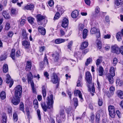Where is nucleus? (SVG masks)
<instances>
[{
  "label": "nucleus",
  "instance_id": "e2e57ef3",
  "mask_svg": "<svg viewBox=\"0 0 123 123\" xmlns=\"http://www.w3.org/2000/svg\"><path fill=\"white\" fill-rule=\"evenodd\" d=\"M84 25L81 24H80L79 25V30L82 31L84 28Z\"/></svg>",
  "mask_w": 123,
  "mask_h": 123
},
{
  "label": "nucleus",
  "instance_id": "aec40b11",
  "mask_svg": "<svg viewBox=\"0 0 123 123\" xmlns=\"http://www.w3.org/2000/svg\"><path fill=\"white\" fill-rule=\"evenodd\" d=\"M123 3V0H116L115 1V5L116 6L119 7Z\"/></svg>",
  "mask_w": 123,
  "mask_h": 123
},
{
  "label": "nucleus",
  "instance_id": "f03ea898",
  "mask_svg": "<svg viewBox=\"0 0 123 123\" xmlns=\"http://www.w3.org/2000/svg\"><path fill=\"white\" fill-rule=\"evenodd\" d=\"M22 89V86L20 85H18L15 87L14 89L15 97H21Z\"/></svg>",
  "mask_w": 123,
  "mask_h": 123
},
{
  "label": "nucleus",
  "instance_id": "4c0bfd02",
  "mask_svg": "<svg viewBox=\"0 0 123 123\" xmlns=\"http://www.w3.org/2000/svg\"><path fill=\"white\" fill-rule=\"evenodd\" d=\"M33 104L34 107L36 109L38 107V104L37 100V99H35L33 101Z\"/></svg>",
  "mask_w": 123,
  "mask_h": 123
},
{
  "label": "nucleus",
  "instance_id": "ea45409f",
  "mask_svg": "<svg viewBox=\"0 0 123 123\" xmlns=\"http://www.w3.org/2000/svg\"><path fill=\"white\" fill-rule=\"evenodd\" d=\"M100 116L99 113H97L96 115V122L98 123L100 121Z\"/></svg>",
  "mask_w": 123,
  "mask_h": 123
},
{
  "label": "nucleus",
  "instance_id": "49530a36",
  "mask_svg": "<svg viewBox=\"0 0 123 123\" xmlns=\"http://www.w3.org/2000/svg\"><path fill=\"white\" fill-rule=\"evenodd\" d=\"M60 14L59 12H57L56 13L54 16V20H55L58 19L60 17Z\"/></svg>",
  "mask_w": 123,
  "mask_h": 123
},
{
  "label": "nucleus",
  "instance_id": "a878e982",
  "mask_svg": "<svg viewBox=\"0 0 123 123\" xmlns=\"http://www.w3.org/2000/svg\"><path fill=\"white\" fill-rule=\"evenodd\" d=\"M117 94L118 97L120 98L123 99V91L118 90L117 92Z\"/></svg>",
  "mask_w": 123,
  "mask_h": 123
},
{
  "label": "nucleus",
  "instance_id": "473e14b6",
  "mask_svg": "<svg viewBox=\"0 0 123 123\" xmlns=\"http://www.w3.org/2000/svg\"><path fill=\"white\" fill-rule=\"evenodd\" d=\"M0 96L1 99H4L6 97V94L4 91H2L1 93Z\"/></svg>",
  "mask_w": 123,
  "mask_h": 123
},
{
  "label": "nucleus",
  "instance_id": "5fc2aeb1",
  "mask_svg": "<svg viewBox=\"0 0 123 123\" xmlns=\"http://www.w3.org/2000/svg\"><path fill=\"white\" fill-rule=\"evenodd\" d=\"M61 117L60 116V117L59 115H58L56 116V119L57 121L58 122V123H61Z\"/></svg>",
  "mask_w": 123,
  "mask_h": 123
},
{
  "label": "nucleus",
  "instance_id": "603ef678",
  "mask_svg": "<svg viewBox=\"0 0 123 123\" xmlns=\"http://www.w3.org/2000/svg\"><path fill=\"white\" fill-rule=\"evenodd\" d=\"M31 87L32 92L34 93H36V89L34 88V83H32L31 84Z\"/></svg>",
  "mask_w": 123,
  "mask_h": 123
},
{
  "label": "nucleus",
  "instance_id": "6e6d98bb",
  "mask_svg": "<svg viewBox=\"0 0 123 123\" xmlns=\"http://www.w3.org/2000/svg\"><path fill=\"white\" fill-rule=\"evenodd\" d=\"M43 62H44L45 64L48 65V59L47 57L46 56V55H45V57L44 58Z\"/></svg>",
  "mask_w": 123,
  "mask_h": 123
},
{
  "label": "nucleus",
  "instance_id": "412c9836",
  "mask_svg": "<svg viewBox=\"0 0 123 123\" xmlns=\"http://www.w3.org/2000/svg\"><path fill=\"white\" fill-rule=\"evenodd\" d=\"M98 71V74L99 76H102L103 75L104 70L103 67L101 66L99 67Z\"/></svg>",
  "mask_w": 123,
  "mask_h": 123
},
{
  "label": "nucleus",
  "instance_id": "7c9ffc66",
  "mask_svg": "<svg viewBox=\"0 0 123 123\" xmlns=\"http://www.w3.org/2000/svg\"><path fill=\"white\" fill-rule=\"evenodd\" d=\"M56 7L57 9V12L59 13L60 12L61 14L63 12V10L61 6H57Z\"/></svg>",
  "mask_w": 123,
  "mask_h": 123
},
{
  "label": "nucleus",
  "instance_id": "3c124183",
  "mask_svg": "<svg viewBox=\"0 0 123 123\" xmlns=\"http://www.w3.org/2000/svg\"><path fill=\"white\" fill-rule=\"evenodd\" d=\"M66 111L67 112L68 114V117H69V116H71V115H72V118H73V120H74V115L72 113H71L70 115H69V113H70V110L69 109H67L66 110Z\"/></svg>",
  "mask_w": 123,
  "mask_h": 123
},
{
  "label": "nucleus",
  "instance_id": "9d476101",
  "mask_svg": "<svg viewBox=\"0 0 123 123\" xmlns=\"http://www.w3.org/2000/svg\"><path fill=\"white\" fill-rule=\"evenodd\" d=\"M51 81L53 83H56L58 82L57 75L55 74H53L52 77Z\"/></svg>",
  "mask_w": 123,
  "mask_h": 123
},
{
  "label": "nucleus",
  "instance_id": "37998d69",
  "mask_svg": "<svg viewBox=\"0 0 123 123\" xmlns=\"http://www.w3.org/2000/svg\"><path fill=\"white\" fill-rule=\"evenodd\" d=\"M20 110L22 111L23 112H25L24 104L22 103H20L19 105Z\"/></svg>",
  "mask_w": 123,
  "mask_h": 123
},
{
  "label": "nucleus",
  "instance_id": "423d86ee",
  "mask_svg": "<svg viewBox=\"0 0 123 123\" xmlns=\"http://www.w3.org/2000/svg\"><path fill=\"white\" fill-rule=\"evenodd\" d=\"M27 76L28 83H30L31 84V83H34L32 80L33 76L31 72H30L27 74Z\"/></svg>",
  "mask_w": 123,
  "mask_h": 123
},
{
  "label": "nucleus",
  "instance_id": "4be33fe9",
  "mask_svg": "<svg viewBox=\"0 0 123 123\" xmlns=\"http://www.w3.org/2000/svg\"><path fill=\"white\" fill-rule=\"evenodd\" d=\"M117 86H122L123 84V81L120 79L118 78L116 80V82Z\"/></svg>",
  "mask_w": 123,
  "mask_h": 123
},
{
  "label": "nucleus",
  "instance_id": "a18cd8bd",
  "mask_svg": "<svg viewBox=\"0 0 123 123\" xmlns=\"http://www.w3.org/2000/svg\"><path fill=\"white\" fill-rule=\"evenodd\" d=\"M3 123H6L7 116L5 114H4L2 116Z\"/></svg>",
  "mask_w": 123,
  "mask_h": 123
},
{
  "label": "nucleus",
  "instance_id": "774afa93",
  "mask_svg": "<svg viewBox=\"0 0 123 123\" xmlns=\"http://www.w3.org/2000/svg\"><path fill=\"white\" fill-rule=\"evenodd\" d=\"M10 24L9 23H7L5 26V29L6 30H8L10 28Z\"/></svg>",
  "mask_w": 123,
  "mask_h": 123
},
{
  "label": "nucleus",
  "instance_id": "c03bdc74",
  "mask_svg": "<svg viewBox=\"0 0 123 123\" xmlns=\"http://www.w3.org/2000/svg\"><path fill=\"white\" fill-rule=\"evenodd\" d=\"M13 119L14 122H16L17 121L18 115L16 113H14L13 114Z\"/></svg>",
  "mask_w": 123,
  "mask_h": 123
},
{
  "label": "nucleus",
  "instance_id": "bf43d9fd",
  "mask_svg": "<svg viewBox=\"0 0 123 123\" xmlns=\"http://www.w3.org/2000/svg\"><path fill=\"white\" fill-rule=\"evenodd\" d=\"M97 44L98 48L99 49H100L102 47L101 42L98 41L97 43Z\"/></svg>",
  "mask_w": 123,
  "mask_h": 123
},
{
  "label": "nucleus",
  "instance_id": "a211bd4d",
  "mask_svg": "<svg viewBox=\"0 0 123 123\" xmlns=\"http://www.w3.org/2000/svg\"><path fill=\"white\" fill-rule=\"evenodd\" d=\"M79 12L77 10H75L73 11L71 13V16L73 18H76L78 16Z\"/></svg>",
  "mask_w": 123,
  "mask_h": 123
},
{
  "label": "nucleus",
  "instance_id": "c85d7f7f",
  "mask_svg": "<svg viewBox=\"0 0 123 123\" xmlns=\"http://www.w3.org/2000/svg\"><path fill=\"white\" fill-rule=\"evenodd\" d=\"M38 22L42 20L45 18L44 17L40 14H38L37 16Z\"/></svg>",
  "mask_w": 123,
  "mask_h": 123
},
{
  "label": "nucleus",
  "instance_id": "8fccbe9b",
  "mask_svg": "<svg viewBox=\"0 0 123 123\" xmlns=\"http://www.w3.org/2000/svg\"><path fill=\"white\" fill-rule=\"evenodd\" d=\"M109 90L111 93L110 95H112L113 94L115 90V88L113 86H111Z\"/></svg>",
  "mask_w": 123,
  "mask_h": 123
},
{
  "label": "nucleus",
  "instance_id": "052dcab7",
  "mask_svg": "<svg viewBox=\"0 0 123 123\" xmlns=\"http://www.w3.org/2000/svg\"><path fill=\"white\" fill-rule=\"evenodd\" d=\"M117 59L116 57L114 58L113 59V66H115L116 65L117 62Z\"/></svg>",
  "mask_w": 123,
  "mask_h": 123
},
{
  "label": "nucleus",
  "instance_id": "f3484780",
  "mask_svg": "<svg viewBox=\"0 0 123 123\" xmlns=\"http://www.w3.org/2000/svg\"><path fill=\"white\" fill-rule=\"evenodd\" d=\"M34 7L33 5L29 4L27 6H25L23 9L25 10H31L33 9Z\"/></svg>",
  "mask_w": 123,
  "mask_h": 123
},
{
  "label": "nucleus",
  "instance_id": "9b49d317",
  "mask_svg": "<svg viewBox=\"0 0 123 123\" xmlns=\"http://www.w3.org/2000/svg\"><path fill=\"white\" fill-rule=\"evenodd\" d=\"M22 44L25 49H28L30 46V43L29 42L26 40L22 42Z\"/></svg>",
  "mask_w": 123,
  "mask_h": 123
},
{
  "label": "nucleus",
  "instance_id": "4468645a",
  "mask_svg": "<svg viewBox=\"0 0 123 123\" xmlns=\"http://www.w3.org/2000/svg\"><path fill=\"white\" fill-rule=\"evenodd\" d=\"M74 95L75 96H77L78 95L79 97L81 99H82L83 98L82 97V94L81 92L79 90H76L75 91Z\"/></svg>",
  "mask_w": 123,
  "mask_h": 123
},
{
  "label": "nucleus",
  "instance_id": "cd10ccee",
  "mask_svg": "<svg viewBox=\"0 0 123 123\" xmlns=\"http://www.w3.org/2000/svg\"><path fill=\"white\" fill-rule=\"evenodd\" d=\"M115 69L113 67H111L109 70V72L110 73V74L112 76H114L115 75Z\"/></svg>",
  "mask_w": 123,
  "mask_h": 123
},
{
  "label": "nucleus",
  "instance_id": "5701e85b",
  "mask_svg": "<svg viewBox=\"0 0 123 123\" xmlns=\"http://www.w3.org/2000/svg\"><path fill=\"white\" fill-rule=\"evenodd\" d=\"M65 41V39L62 38H58L55 40V42L56 44H59L64 42Z\"/></svg>",
  "mask_w": 123,
  "mask_h": 123
},
{
  "label": "nucleus",
  "instance_id": "393cba45",
  "mask_svg": "<svg viewBox=\"0 0 123 123\" xmlns=\"http://www.w3.org/2000/svg\"><path fill=\"white\" fill-rule=\"evenodd\" d=\"M53 59L55 61H57L59 59V54L58 53H56L52 55Z\"/></svg>",
  "mask_w": 123,
  "mask_h": 123
},
{
  "label": "nucleus",
  "instance_id": "dca6fc26",
  "mask_svg": "<svg viewBox=\"0 0 123 123\" xmlns=\"http://www.w3.org/2000/svg\"><path fill=\"white\" fill-rule=\"evenodd\" d=\"M60 116L61 119L64 120L65 118V114L64 111L63 109H62L60 111Z\"/></svg>",
  "mask_w": 123,
  "mask_h": 123
},
{
  "label": "nucleus",
  "instance_id": "f704fd0d",
  "mask_svg": "<svg viewBox=\"0 0 123 123\" xmlns=\"http://www.w3.org/2000/svg\"><path fill=\"white\" fill-rule=\"evenodd\" d=\"M88 32L87 30L86 29H85L83 31V38L84 39H85L87 35V32Z\"/></svg>",
  "mask_w": 123,
  "mask_h": 123
},
{
  "label": "nucleus",
  "instance_id": "c756f323",
  "mask_svg": "<svg viewBox=\"0 0 123 123\" xmlns=\"http://www.w3.org/2000/svg\"><path fill=\"white\" fill-rule=\"evenodd\" d=\"M98 31V30L95 27L91 28L90 33L91 34H95Z\"/></svg>",
  "mask_w": 123,
  "mask_h": 123
},
{
  "label": "nucleus",
  "instance_id": "f257e3e1",
  "mask_svg": "<svg viewBox=\"0 0 123 123\" xmlns=\"http://www.w3.org/2000/svg\"><path fill=\"white\" fill-rule=\"evenodd\" d=\"M46 102L47 105L45 103L41 104L42 108L45 112L47 111V109H50L53 108L54 101L53 95H51L50 97L48 96L47 97Z\"/></svg>",
  "mask_w": 123,
  "mask_h": 123
},
{
  "label": "nucleus",
  "instance_id": "20e7f679",
  "mask_svg": "<svg viewBox=\"0 0 123 123\" xmlns=\"http://www.w3.org/2000/svg\"><path fill=\"white\" fill-rule=\"evenodd\" d=\"M86 75L87 83L89 84L92 85V77L90 73L89 72H87L86 73Z\"/></svg>",
  "mask_w": 123,
  "mask_h": 123
},
{
  "label": "nucleus",
  "instance_id": "6e6552de",
  "mask_svg": "<svg viewBox=\"0 0 123 123\" xmlns=\"http://www.w3.org/2000/svg\"><path fill=\"white\" fill-rule=\"evenodd\" d=\"M18 97L14 98L11 100L12 103L14 105H17L20 102V98Z\"/></svg>",
  "mask_w": 123,
  "mask_h": 123
},
{
  "label": "nucleus",
  "instance_id": "864d4df0",
  "mask_svg": "<svg viewBox=\"0 0 123 123\" xmlns=\"http://www.w3.org/2000/svg\"><path fill=\"white\" fill-rule=\"evenodd\" d=\"M75 56L78 58H80L82 55L81 53L79 52H78L75 53L74 54Z\"/></svg>",
  "mask_w": 123,
  "mask_h": 123
},
{
  "label": "nucleus",
  "instance_id": "09e8293b",
  "mask_svg": "<svg viewBox=\"0 0 123 123\" xmlns=\"http://www.w3.org/2000/svg\"><path fill=\"white\" fill-rule=\"evenodd\" d=\"M92 61L91 58H89L87 59L86 61L85 62V65L86 66H88L89 64L92 62Z\"/></svg>",
  "mask_w": 123,
  "mask_h": 123
},
{
  "label": "nucleus",
  "instance_id": "72a5a7b5",
  "mask_svg": "<svg viewBox=\"0 0 123 123\" xmlns=\"http://www.w3.org/2000/svg\"><path fill=\"white\" fill-rule=\"evenodd\" d=\"M3 71L4 72L6 73L8 71V65L6 64L3 65Z\"/></svg>",
  "mask_w": 123,
  "mask_h": 123
},
{
  "label": "nucleus",
  "instance_id": "58836bf2",
  "mask_svg": "<svg viewBox=\"0 0 123 123\" xmlns=\"http://www.w3.org/2000/svg\"><path fill=\"white\" fill-rule=\"evenodd\" d=\"M15 49H12L11 53V56L13 60H14L15 59Z\"/></svg>",
  "mask_w": 123,
  "mask_h": 123
},
{
  "label": "nucleus",
  "instance_id": "39448f33",
  "mask_svg": "<svg viewBox=\"0 0 123 123\" xmlns=\"http://www.w3.org/2000/svg\"><path fill=\"white\" fill-rule=\"evenodd\" d=\"M112 52L117 54L120 53V48L117 45H114L111 47Z\"/></svg>",
  "mask_w": 123,
  "mask_h": 123
},
{
  "label": "nucleus",
  "instance_id": "7ed1b4c3",
  "mask_svg": "<svg viewBox=\"0 0 123 123\" xmlns=\"http://www.w3.org/2000/svg\"><path fill=\"white\" fill-rule=\"evenodd\" d=\"M108 109L110 116L112 118L114 117L116 113L114 106L111 105L109 106Z\"/></svg>",
  "mask_w": 123,
  "mask_h": 123
},
{
  "label": "nucleus",
  "instance_id": "79ce46f5",
  "mask_svg": "<svg viewBox=\"0 0 123 123\" xmlns=\"http://www.w3.org/2000/svg\"><path fill=\"white\" fill-rule=\"evenodd\" d=\"M27 35L26 33L25 30H23L22 31V35L24 38L25 39L27 38Z\"/></svg>",
  "mask_w": 123,
  "mask_h": 123
},
{
  "label": "nucleus",
  "instance_id": "0e129e2a",
  "mask_svg": "<svg viewBox=\"0 0 123 123\" xmlns=\"http://www.w3.org/2000/svg\"><path fill=\"white\" fill-rule=\"evenodd\" d=\"M21 53L20 51L19 50H18L17 51L16 53V56L19 57L21 55Z\"/></svg>",
  "mask_w": 123,
  "mask_h": 123
},
{
  "label": "nucleus",
  "instance_id": "de8ad7c7",
  "mask_svg": "<svg viewBox=\"0 0 123 123\" xmlns=\"http://www.w3.org/2000/svg\"><path fill=\"white\" fill-rule=\"evenodd\" d=\"M34 19L33 18L31 17H29L28 18V20L29 23L31 24H32L34 23Z\"/></svg>",
  "mask_w": 123,
  "mask_h": 123
},
{
  "label": "nucleus",
  "instance_id": "ddd939ff",
  "mask_svg": "<svg viewBox=\"0 0 123 123\" xmlns=\"http://www.w3.org/2000/svg\"><path fill=\"white\" fill-rule=\"evenodd\" d=\"M39 31L43 35H44L46 33V31L45 29L43 27L39 26L38 27Z\"/></svg>",
  "mask_w": 123,
  "mask_h": 123
},
{
  "label": "nucleus",
  "instance_id": "c9c22d12",
  "mask_svg": "<svg viewBox=\"0 0 123 123\" xmlns=\"http://www.w3.org/2000/svg\"><path fill=\"white\" fill-rule=\"evenodd\" d=\"M17 13V11L16 9L14 8H12L11 11V14L12 15H16Z\"/></svg>",
  "mask_w": 123,
  "mask_h": 123
},
{
  "label": "nucleus",
  "instance_id": "6ab92c4d",
  "mask_svg": "<svg viewBox=\"0 0 123 123\" xmlns=\"http://www.w3.org/2000/svg\"><path fill=\"white\" fill-rule=\"evenodd\" d=\"M2 15L6 19H8L10 18V16L9 13L6 11H3L2 13Z\"/></svg>",
  "mask_w": 123,
  "mask_h": 123
},
{
  "label": "nucleus",
  "instance_id": "a19ab883",
  "mask_svg": "<svg viewBox=\"0 0 123 123\" xmlns=\"http://www.w3.org/2000/svg\"><path fill=\"white\" fill-rule=\"evenodd\" d=\"M102 57L101 56L99 57V58L96 60V64L97 66L99 65L102 61Z\"/></svg>",
  "mask_w": 123,
  "mask_h": 123
},
{
  "label": "nucleus",
  "instance_id": "b1692460",
  "mask_svg": "<svg viewBox=\"0 0 123 123\" xmlns=\"http://www.w3.org/2000/svg\"><path fill=\"white\" fill-rule=\"evenodd\" d=\"M42 92L43 98H45L46 94V87L44 86L42 87Z\"/></svg>",
  "mask_w": 123,
  "mask_h": 123
},
{
  "label": "nucleus",
  "instance_id": "1a4fd4ad",
  "mask_svg": "<svg viewBox=\"0 0 123 123\" xmlns=\"http://www.w3.org/2000/svg\"><path fill=\"white\" fill-rule=\"evenodd\" d=\"M68 19L66 18H64L63 20L62 26V27L66 28L68 27Z\"/></svg>",
  "mask_w": 123,
  "mask_h": 123
},
{
  "label": "nucleus",
  "instance_id": "69168bd1",
  "mask_svg": "<svg viewBox=\"0 0 123 123\" xmlns=\"http://www.w3.org/2000/svg\"><path fill=\"white\" fill-rule=\"evenodd\" d=\"M25 20L23 19H21L20 21V25L21 26H23L25 23Z\"/></svg>",
  "mask_w": 123,
  "mask_h": 123
},
{
  "label": "nucleus",
  "instance_id": "338daca9",
  "mask_svg": "<svg viewBox=\"0 0 123 123\" xmlns=\"http://www.w3.org/2000/svg\"><path fill=\"white\" fill-rule=\"evenodd\" d=\"M100 11L99 8L97 6L96 7L95 9V13L97 14Z\"/></svg>",
  "mask_w": 123,
  "mask_h": 123
},
{
  "label": "nucleus",
  "instance_id": "bb28decb",
  "mask_svg": "<svg viewBox=\"0 0 123 123\" xmlns=\"http://www.w3.org/2000/svg\"><path fill=\"white\" fill-rule=\"evenodd\" d=\"M88 45V43L87 42H84L81 45L80 49H83L86 48Z\"/></svg>",
  "mask_w": 123,
  "mask_h": 123
},
{
  "label": "nucleus",
  "instance_id": "f8f14e48",
  "mask_svg": "<svg viewBox=\"0 0 123 123\" xmlns=\"http://www.w3.org/2000/svg\"><path fill=\"white\" fill-rule=\"evenodd\" d=\"M31 62L29 61H27L25 67L26 70L27 71H29L31 69Z\"/></svg>",
  "mask_w": 123,
  "mask_h": 123
},
{
  "label": "nucleus",
  "instance_id": "0eeeda50",
  "mask_svg": "<svg viewBox=\"0 0 123 123\" xmlns=\"http://www.w3.org/2000/svg\"><path fill=\"white\" fill-rule=\"evenodd\" d=\"M6 83L7 84L10 83L9 85L10 88L11 87L13 83V81L11 79V77L9 74H7L6 75Z\"/></svg>",
  "mask_w": 123,
  "mask_h": 123
},
{
  "label": "nucleus",
  "instance_id": "13d9d810",
  "mask_svg": "<svg viewBox=\"0 0 123 123\" xmlns=\"http://www.w3.org/2000/svg\"><path fill=\"white\" fill-rule=\"evenodd\" d=\"M54 4V1L53 0L49 1L48 3V4L49 6L50 7H52V6H53Z\"/></svg>",
  "mask_w": 123,
  "mask_h": 123
},
{
  "label": "nucleus",
  "instance_id": "2f4dec72",
  "mask_svg": "<svg viewBox=\"0 0 123 123\" xmlns=\"http://www.w3.org/2000/svg\"><path fill=\"white\" fill-rule=\"evenodd\" d=\"M116 37L118 41H121L122 40V38L120 32H118L117 33L116 35Z\"/></svg>",
  "mask_w": 123,
  "mask_h": 123
},
{
  "label": "nucleus",
  "instance_id": "2eb2a0df",
  "mask_svg": "<svg viewBox=\"0 0 123 123\" xmlns=\"http://www.w3.org/2000/svg\"><path fill=\"white\" fill-rule=\"evenodd\" d=\"M114 76H112L110 74H108L107 75V78L110 84H112L113 82V77Z\"/></svg>",
  "mask_w": 123,
  "mask_h": 123
},
{
  "label": "nucleus",
  "instance_id": "4d7b16f0",
  "mask_svg": "<svg viewBox=\"0 0 123 123\" xmlns=\"http://www.w3.org/2000/svg\"><path fill=\"white\" fill-rule=\"evenodd\" d=\"M73 42L72 41H71L68 44V47L69 49L71 50V47L73 44Z\"/></svg>",
  "mask_w": 123,
  "mask_h": 123
},
{
  "label": "nucleus",
  "instance_id": "680f3d73",
  "mask_svg": "<svg viewBox=\"0 0 123 123\" xmlns=\"http://www.w3.org/2000/svg\"><path fill=\"white\" fill-rule=\"evenodd\" d=\"M37 113L39 120H41V116L39 110L38 109L37 110Z\"/></svg>",
  "mask_w": 123,
  "mask_h": 123
},
{
  "label": "nucleus",
  "instance_id": "e433bc0d",
  "mask_svg": "<svg viewBox=\"0 0 123 123\" xmlns=\"http://www.w3.org/2000/svg\"><path fill=\"white\" fill-rule=\"evenodd\" d=\"M82 81V78L80 77L79 78L77 82V86H81Z\"/></svg>",
  "mask_w": 123,
  "mask_h": 123
}]
</instances>
